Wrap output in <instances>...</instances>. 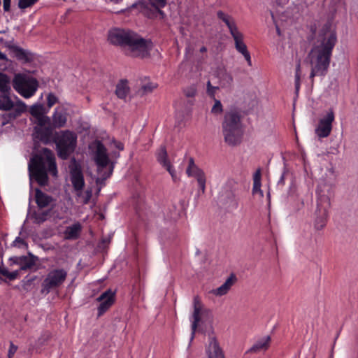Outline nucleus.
I'll return each mask as SVG.
<instances>
[{
	"label": "nucleus",
	"mask_w": 358,
	"mask_h": 358,
	"mask_svg": "<svg viewBox=\"0 0 358 358\" xmlns=\"http://www.w3.org/2000/svg\"><path fill=\"white\" fill-rule=\"evenodd\" d=\"M68 271L64 268H55L48 272L42 282V292L49 293L51 289L59 287L65 282Z\"/></svg>",
	"instance_id": "9"
},
{
	"label": "nucleus",
	"mask_w": 358,
	"mask_h": 358,
	"mask_svg": "<svg viewBox=\"0 0 358 358\" xmlns=\"http://www.w3.org/2000/svg\"><path fill=\"white\" fill-rule=\"evenodd\" d=\"M96 301L100 302L97 308L98 317L103 315L114 303L115 302V292L111 289H108L103 292L97 299Z\"/></svg>",
	"instance_id": "13"
},
{
	"label": "nucleus",
	"mask_w": 358,
	"mask_h": 358,
	"mask_svg": "<svg viewBox=\"0 0 358 358\" xmlns=\"http://www.w3.org/2000/svg\"><path fill=\"white\" fill-rule=\"evenodd\" d=\"M217 16L220 20L224 22V24L228 27L230 34L238 29L235 20L232 16L224 13L222 10H218L217 12Z\"/></svg>",
	"instance_id": "23"
},
{
	"label": "nucleus",
	"mask_w": 358,
	"mask_h": 358,
	"mask_svg": "<svg viewBox=\"0 0 358 358\" xmlns=\"http://www.w3.org/2000/svg\"><path fill=\"white\" fill-rule=\"evenodd\" d=\"M82 231V226L80 222H77L71 226L66 227L64 234L66 240H76L80 236Z\"/></svg>",
	"instance_id": "22"
},
{
	"label": "nucleus",
	"mask_w": 358,
	"mask_h": 358,
	"mask_svg": "<svg viewBox=\"0 0 358 358\" xmlns=\"http://www.w3.org/2000/svg\"><path fill=\"white\" fill-rule=\"evenodd\" d=\"M215 103L211 108V113L215 115H220L223 112V106L220 100L214 99Z\"/></svg>",
	"instance_id": "36"
},
{
	"label": "nucleus",
	"mask_w": 358,
	"mask_h": 358,
	"mask_svg": "<svg viewBox=\"0 0 358 358\" xmlns=\"http://www.w3.org/2000/svg\"><path fill=\"white\" fill-rule=\"evenodd\" d=\"M11 92L0 93V110L10 111L4 117L7 121L15 120L27 110V105L16 95H13L14 100L10 96Z\"/></svg>",
	"instance_id": "7"
},
{
	"label": "nucleus",
	"mask_w": 358,
	"mask_h": 358,
	"mask_svg": "<svg viewBox=\"0 0 358 358\" xmlns=\"http://www.w3.org/2000/svg\"><path fill=\"white\" fill-rule=\"evenodd\" d=\"M186 173L188 176L194 177L196 179L199 188L202 192H204L206 189L205 173L194 164V161L192 157H190L189 159V164L187 168Z\"/></svg>",
	"instance_id": "12"
},
{
	"label": "nucleus",
	"mask_w": 358,
	"mask_h": 358,
	"mask_svg": "<svg viewBox=\"0 0 358 358\" xmlns=\"http://www.w3.org/2000/svg\"><path fill=\"white\" fill-rule=\"evenodd\" d=\"M222 131L224 142L230 146H235L241 143L243 129L241 113L231 109L224 113L222 123Z\"/></svg>",
	"instance_id": "4"
},
{
	"label": "nucleus",
	"mask_w": 358,
	"mask_h": 358,
	"mask_svg": "<svg viewBox=\"0 0 358 358\" xmlns=\"http://www.w3.org/2000/svg\"><path fill=\"white\" fill-rule=\"evenodd\" d=\"M150 3L155 9H162L164 8L167 3L166 0H148Z\"/></svg>",
	"instance_id": "37"
},
{
	"label": "nucleus",
	"mask_w": 358,
	"mask_h": 358,
	"mask_svg": "<svg viewBox=\"0 0 358 358\" xmlns=\"http://www.w3.org/2000/svg\"><path fill=\"white\" fill-rule=\"evenodd\" d=\"M164 167L166 168V169L169 171V173L171 176L172 178L175 180L176 178V171H175L173 167L170 164V162L168 163L167 164L164 165Z\"/></svg>",
	"instance_id": "43"
},
{
	"label": "nucleus",
	"mask_w": 358,
	"mask_h": 358,
	"mask_svg": "<svg viewBox=\"0 0 358 358\" xmlns=\"http://www.w3.org/2000/svg\"><path fill=\"white\" fill-rule=\"evenodd\" d=\"M194 311L191 317L192 325H191V338L190 340L194 339L195 332L198 327L199 323L201 321V311L202 310V303L198 296H195L193 299Z\"/></svg>",
	"instance_id": "15"
},
{
	"label": "nucleus",
	"mask_w": 358,
	"mask_h": 358,
	"mask_svg": "<svg viewBox=\"0 0 358 358\" xmlns=\"http://www.w3.org/2000/svg\"><path fill=\"white\" fill-rule=\"evenodd\" d=\"M271 336H264L259 339H257L252 347L248 350L247 353H259L264 352L266 351L271 344Z\"/></svg>",
	"instance_id": "17"
},
{
	"label": "nucleus",
	"mask_w": 358,
	"mask_h": 358,
	"mask_svg": "<svg viewBox=\"0 0 358 358\" xmlns=\"http://www.w3.org/2000/svg\"><path fill=\"white\" fill-rule=\"evenodd\" d=\"M300 80H301V78H299L298 76H295L294 84H295L296 94H298L299 89H300Z\"/></svg>",
	"instance_id": "48"
},
{
	"label": "nucleus",
	"mask_w": 358,
	"mask_h": 358,
	"mask_svg": "<svg viewBox=\"0 0 358 358\" xmlns=\"http://www.w3.org/2000/svg\"><path fill=\"white\" fill-rule=\"evenodd\" d=\"M8 273H9V271L6 268H1L0 267V274L8 278Z\"/></svg>",
	"instance_id": "54"
},
{
	"label": "nucleus",
	"mask_w": 358,
	"mask_h": 358,
	"mask_svg": "<svg viewBox=\"0 0 358 358\" xmlns=\"http://www.w3.org/2000/svg\"><path fill=\"white\" fill-rule=\"evenodd\" d=\"M7 47L11 55L15 57L18 61L23 63H27L31 61V56L23 48L15 45H8Z\"/></svg>",
	"instance_id": "18"
},
{
	"label": "nucleus",
	"mask_w": 358,
	"mask_h": 358,
	"mask_svg": "<svg viewBox=\"0 0 358 358\" xmlns=\"http://www.w3.org/2000/svg\"><path fill=\"white\" fill-rule=\"evenodd\" d=\"M111 1L115 3H119L120 1H121L122 0H110Z\"/></svg>",
	"instance_id": "63"
},
{
	"label": "nucleus",
	"mask_w": 358,
	"mask_h": 358,
	"mask_svg": "<svg viewBox=\"0 0 358 358\" xmlns=\"http://www.w3.org/2000/svg\"><path fill=\"white\" fill-rule=\"evenodd\" d=\"M336 43L337 36L334 31L324 29L320 31L306 57L310 66L309 78L312 83L315 76L324 77L327 74Z\"/></svg>",
	"instance_id": "1"
},
{
	"label": "nucleus",
	"mask_w": 358,
	"mask_h": 358,
	"mask_svg": "<svg viewBox=\"0 0 358 358\" xmlns=\"http://www.w3.org/2000/svg\"><path fill=\"white\" fill-rule=\"evenodd\" d=\"M20 271L19 269V270L14 271L13 272H9L8 278L10 280H13L16 279L19 275Z\"/></svg>",
	"instance_id": "45"
},
{
	"label": "nucleus",
	"mask_w": 358,
	"mask_h": 358,
	"mask_svg": "<svg viewBox=\"0 0 358 358\" xmlns=\"http://www.w3.org/2000/svg\"><path fill=\"white\" fill-rule=\"evenodd\" d=\"M51 209L43 211L41 213H34V222L37 224H41L44 222L45 220H47L48 217L49 216L50 213Z\"/></svg>",
	"instance_id": "32"
},
{
	"label": "nucleus",
	"mask_w": 358,
	"mask_h": 358,
	"mask_svg": "<svg viewBox=\"0 0 358 358\" xmlns=\"http://www.w3.org/2000/svg\"><path fill=\"white\" fill-rule=\"evenodd\" d=\"M261 171L257 169L253 175V187L252 194H255L259 193L262 197L264 196L263 192L261 189Z\"/></svg>",
	"instance_id": "27"
},
{
	"label": "nucleus",
	"mask_w": 358,
	"mask_h": 358,
	"mask_svg": "<svg viewBox=\"0 0 358 358\" xmlns=\"http://www.w3.org/2000/svg\"><path fill=\"white\" fill-rule=\"evenodd\" d=\"M12 86L21 96L29 99L36 94L39 83L36 78L30 75L17 73L12 80Z\"/></svg>",
	"instance_id": "6"
},
{
	"label": "nucleus",
	"mask_w": 358,
	"mask_h": 358,
	"mask_svg": "<svg viewBox=\"0 0 358 358\" xmlns=\"http://www.w3.org/2000/svg\"><path fill=\"white\" fill-rule=\"evenodd\" d=\"M243 56L244 57V58L247 61L248 64L250 66H252V59H251V56H250V54L249 51H248V52H245L244 54H243Z\"/></svg>",
	"instance_id": "47"
},
{
	"label": "nucleus",
	"mask_w": 358,
	"mask_h": 358,
	"mask_svg": "<svg viewBox=\"0 0 358 358\" xmlns=\"http://www.w3.org/2000/svg\"><path fill=\"white\" fill-rule=\"evenodd\" d=\"M29 113L36 118L45 114V108L42 104L35 103L30 107Z\"/></svg>",
	"instance_id": "30"
},
{
	"label": "nucleus",
	"mask_w": 358,
	"mask_h": 358,
	"mask_svg": "<svg viewBox=\"0 0 358 358\" xmlns=\"http://www.w3.org/2000/svg\"><path fill=\"white\" fill-rule=\"evenodd\" d=\"M157 10H158L159 13L162 15H164V11H162L161 9H156Z\"/></svg>",
	"instance_id": "61"
},
{
	"label": "nucleus",
	"mask_w": 358,
	"mask_h": 358,
	"mask_svg": "<svg viewBox=\"0 0 358 358\" xmlns=\"http://www.w3.org/2000/svg\"><path fill=\"white\" fill-rule=\"evenodd\" d=\"M299 77V78H301V64L299 62L296 66V72H295V76Z\"/></svg>",
	"instance_id": "49"
},
{
	"label": "nucleus",
	"mask_w": 358,
	"mask_h": 358,
	"mask_svg": "<svg viewBox=\"0 0 358 358\" xmlns=\"http://www.w3.org/2000/svg\"><path fill=\"white\" fill-rule=\"evenodd\" d=\"M207 89H217L216 87H213L210 81L207 83Z\"/></svg>",
	"instance_id": "58"
},
{
	"label": "nucleus",
	"mask_w": 358,
	"mask_h": 358,
	"mask_svg": "<svg viewBox=\"0 0 358 358\" xmlns=\"http://www.w3.org/2000/svg\"><path fill=\"white\" fill-rule=\"evenodd\" d=\"M21 259H22V256H20V257H10L9 259V261L12 262L13 264L17 265V262H20V260H21Z\"/></svg>",
	"instance_id": "50"
},
{
	"label": "nucleus",
	"mask_w": 358,
	"mask_h": 358,
	"mask_svg": "<svg viewBox=\"0 0 358 358\" xmlns=\"http://www.w3.org/2000/svg\"><path fill=\"white\" fill-rule=\"evenodd\" d=\"M155 87L156 86L152 83H148L141 87L140 92L142 94V95H144L152 92Z\"/></svg>",
	"instance_id": "39"
},
{
	"label": "nucleus",
	"mask_w": 358,
	"mask_h": 358,
	"mask_svg": "<svg viewBox=\"0 0 358 358\" xmlns=\"http://www.w3.org/2000/svg\"><path fill=\"white\" fill-rule=\"evenodd\" d=\"M334 113L329 110L327 115L320 120L315 133L320 138L327 137L332 129V122L334 120Z\"/></svg>",
	"instance_id": "11"
},
{
	"label": "nucleus",
	"mask_w": 358,
	"mask_h": 358,
	"mask_svg": "<svg viewBox=\"0 0 358 358\" xmlns=\"http://www.w3.org/2000/svg\"><path fill=\"white\" fill-rule=\"evenodd\" d=\"M0 59L3 60V61L8 60L6 55L4 53L1 52V51H0Z\"/></svg>",
	"instance_id": "56"
},
{
	"label": "nucleus",
	"mask_w": 358,
	"mask_h": 358,
	"mask_svg": "<svg viewBox=\"0 0 358 358\" xmlns=\"http://www.w3.org/2000/svg\"><path fill=\"white\" fill-rule=\"evenodd\" d=\"M36 260V257L29 254V256H22L20 262H17V265L20 266V271L33 270Z\"/></svg>",
	"instance_id": "24"
},
{
	"label": "nucleus",
	"mask_w": 358,
	"mask_h": 358,
	"mask_svg": "<svg viewBox=\"0 0 358 358\" xmlns=\"http://www.w3.org/2000/svg\"><path fill=\"white\" fill-rule=\"evenodd\" d=\"M12 245L14 247L22 248V246H27V245L22 238L18 236L13 241Z\"/></svg>",
	"instance_id": "41"
},
{
	"label": "nucleus",
	"mask_w": 358,
	"mask_h": 358,
	"mask_svg": "<svg viewBox=\"0 0 358 358\" xmlns=\"http://www.w3.org/2000/svg\"><path fill=\"white\" fill-rule=\"evenodd\" d=\"M276 31H277L278 34L279 36H280V28L278 26H276Z\"/></svg>",
	"instance_id": "62"
},
{
	"label": "nucleus",
	"mask_w": 358,
	"mask_h": 358,
	"mask_svg": "<svg viewBox=\"0 0 358 358\" xmlns=\"http://www.w3.org/2000/svg\"><path fill=\"white\" fill-rule=\"evenodd\" d=\"M207 358H225L223 350L215 336H209L208 344L206 347Z\"/></svg>",
	"instance_id": "14"
},
{
	"label": "nucleus",
	"mask_w": 358,
	"mask_h": 358,
	"mask_svg": "<svg viewBox=\"0 0 358 358\" xmlns=\"http://www.w3.org/2000/svg\"><path fill=\"white\" fill-rule=\"evenodd\" d=\"M71 181L74 189L80 192L85 185L84 176L80 166L75 165L70 171Z\"/></svg>",
	"instance_id": "16"
},
{
	"label": "nucleus",
	"mask_w": 358,
	"mask_h": 358,
	"mask_svg": "<svg viewBox=\"0 0 358 358\" xmlns=\"http://www.w3.org/2000/svg\"><path fill=\"white\" fill-rule=\"evenodd\" d=\"M91 197H92V191L91 190H87L85 192V198H84L83 203L84 204L88 203V202L90 201Z\"/></svg>",
	"instance_id": "46"
},
{
	"label": "nucleus",
	"mask_w": 358,
	"mask_h": 358,
	"mask_svg": "<svg viewBox=\"0 0 358 358\" xmlns=\"http://www.w3.org/2000/svg\"><path fill=\"white\" fill-rule=\"evenodd\" d=\"M58 101L57 97L52 93H50L47 97L48 106L51 108L53 105H55Z\"/></svg>",
	"instance_id": "40"
},
{
	"label": "nucleus",
	"mask_w": 358,
	"mask_h": 358,
	"mask_svg": "<svg viewBox=\"0 0 358 358\" xmlns=\"http://www.w3.org/2000/svg\"><path fill=\"white\" fill-rule=\"evenodd\" d=\"M197 90L194 85H192L183 89V93L187 98L194 97L196 94Z\"/></svg>",
	"instance_id": "34"
},
{
	"label": "nucleus",
	"mask_w": 358,
	"mask_h": 358,
	"mask_svg": "<svg viewBox=\"0 0 358 358\" xmlns=\"http://www.w3.org/2000/svg\"><path fill=\"white\" fill-rule=\"evenodd\" d=\"M200 52H206L207 51V48L205 46H202L200 50Z\"/></svg>",
	"instance_id": "59"
},
{
	"label": "nucleus",
	"mask_w": 358,
	"mask_h": 358,
	"mask_svg": "<svg viewBox=\"0 0 358 358\" xmlns=\"http://www.w3.org/2000/svg\"><path fill=\"white\" fill-rule=\"evenodd\" d=\"M129 92V87L128 86L127 80H121L116 85L115 94L121 99H124L127 97Z\"/></svg>",
	"instance_id": "26"
},
{
	"label": "nucleus",
	"mask_w": 358,
	"mask_h": 358,
	"mask_svg": "<svg viewBox=\"0 0 358 358\" xmlns=\"http://www.w3.org/2000/svg\"><path fill=\"white\" fill-rule=\"evenodd\" d=\"M10 3L11 0H3V8L5 12L10 10Z\"/></svg>",
	"instance_id": "44"
},
{
	"label": "nucleus",
	"mask_w": 358,
	"mask_h": 358,
	"mask_svg": "<svg viewBox=\"0 0 358 358\" xmlns=\"http://www.w3.org/2000/svg\"><path fill=\"white\" fill-rule=\"evenodd\" d=\"M36 119L37 120L38 125H40L41 127H46V125L49 126L50 124V117L44 115V114L42 115L41 116H38V117H36Z\"/></svg>",
	"instance_id": "38"
},
{
	"label": "nucleus",
	"mask_w": 358,
	"mask_h": 358,
	"mask_svg": "<svg viewBox=\"0 0 358 358\" xmlns=\"http://www.w3.org/2000/svg\"><path fill=\"white\" fill-rule=\"evenodd\" d=\"M38 0H19L18 1V8L20 9L24 10L27 8L31 7L34 6Z\"/></svg>",
	"instance_id": "35"
},
{
	"label": "nucleus",
	"mask_w": 358,
	"mask_h": 358,
	"mask_svg": "<svg viewBox=\"0 0 358 358\" xmlns=\"http://www.w3.org/2000/svg\"><path fill=\"white\" fill-rule=\"evenodd\" d=\"M94 159L99 176L96 179V182L99 185L104 184L105 180L112 175L116 162L109 158L106 148L101 142H98L96 145Z\"/></svg>",
	"instance_id": "5"
},
{
	"label": "nucleus",
	"mask_w": 358,
	"mask_h": 358,
	"mask_svg": "<svg viewBox=\"0 0 358 358\" xmlns=\"http://www.w3.org/2000/svg\"><path fill=\"white\" fill-rule=\"evenodd\" d=\"M17 347L13 344V342L10 343V347L8 352V358H13V355L16 352Z\"/></svg>",
	"instance_id": "42"
},
{
	"label": "nucleus",
	"mask_w": 358,
	"mask_h": 358,
	"mask_svg": "<svg viewBox=\"0 0 358 358\" xmlns=\"http://www.w3.org/2000/svg\"><path fill=\"white\" fill-rule=\"evenodd\" d=\"M220 83L222 87H229L233 83V77L231 73L224 72L220 76Z\"/></svg>",
	"instance_id": "33"
},
{
	"label": "nucleus",
	"mask_w": 358,
	"mask_h": 358,
	"mask_svg": "<svg viewBox=\"0 0 358 358\" xmlns=\"http://www.w3.org/2000/svg\"><path fill=\"white\" fill-rule=\"evenodd\" d=\"M289 0H275V2L278 6H282L287 4L289 2Z\"/></svg>",
	"instance_id": "53"
},
{
	"label": "nucleus",
	"mask_w": 358,
	"mask_h": 358,
	"mask_svg": "<svg viewBox=\"0 0 358 358\" xmlns=\"http://www.w3.org/2000/svg\"><path fill=\"white\" fill-rule=\"evenodd\" d=\"M111 157H115V159H117L120 157V153L117 152H113L111 153Z\"/></svg>",
	"instance_id": "57"
},
{
	"label": "nucleus",
	"mask_w": 358,
	"mask_h": 358,
	"mask_svg": "<svg viewBox=\"0 0 358 358\" xmlns=\"http://www.w3.org/2000/svg\"><path fill=\"white\" fill-rule=\"evenodd\" d=\"M77 136L75 133L66 130L61 132L55 140L57 155L62 159H67L75 150Z\"/></svg>",
	"instance_id": "8"
},
{
	"label": "nucleus",
	"mask_w": 358,
	"mask_h": 358,
	"mask_svg": "<svg viewBox=\"0 0 358 358\" xmlns=\"http://www.w3.org/2000/svg\"><path fill=\"white\" fill-rule=\"evenodd\" d=\"M216 89H207V92L208 95L212 97L213 99H215V93Z\"/></svg>",
	"instance_id": "51"
},
{
	"label": "nucleus",
	"mask_w": 358,
	"mask_h": 358,
	"mask_svg": "<svg viewBox=\"0 0 358 358\" xmlns=\"http://www.w3.org/2000/svg\"><path fill=\"white\" fill-rule=\"evenodd\" d=\"M10 83V77L0 72V93L11 92Z\"/></svg>",
	"instance_id": "28"
},
{
	"label": "nucleus",
	"mask_w": 358,
	"mask_h": 358,
	"mask_svg": "<svg viewBox=\"0 0 358 358\" xmlns=\"http://www.w3.org/2000/svg\"><path fill=\"white\" fill-rule=\"evenodd\" d=\"M329 207L330 200L327 196H321L317 199L315 220V227L317 230H322L326 226Z\"/></svg>",
	"instance_id": "10"
},
{
	"label": "nucleus",
	"mask_w": 358,
	"mask_h": 358,
	"mask_svg": "<svg viewBox=\"0 0 358 358\" xmlns=\"http://www.w3.org/2000/svg\"><path fill=\"white\" fill-rule=\"evenodd\" d=\"M236 280V276L234 274H231L221 286L213 289L210 292L214 295L219 296L225 295L229 291Z\"/></svg>",
	"instance_id": "20"
},
{
	"label": "nucleus",
	"mask_w": 358,
	"mask_h": 358,
	"mask_svg": "<svg viewBox=\"0 0 358 358\" xmlns=\"http://www.w3.org/2000/svg\"><path fill=\"white\" fill-rule=\"evenodd\" d=\"M35 280V278L31 279H28L26 282L27 284L30 285L34 280Z\"/></svg>",
	"instance_id": "60"
},
{
	"label": "nucleus",
	"mask_w": 358,
	"mask_h": 358,
	"mask_svg": "<svg viewBox=\"0 0 358 358\" xmlns=\"http://www.w3.org/2000/svg\"><path fill=\"white\" fill-rule=\"evenodd\" d=\"M115 145L119 150H124V145L120 142H115Z\"/></svg>",
	"instance_id": "55"
},
{
	"label": "nucleus",
	"mask_w": 358,
	"mask_h": 358,
	"mask_svg": "<svg viewBox=\"0 0 358 358\" xmlns=\"http://www.w3.org/2000/svg\"><path fill=\"white\" fill-rule=\"evenodd\" d=\"M270 196H271V195H270V192H268V194H267V197H268V199H270Z\"/></svg>",
	"instance_id": "64"
},
{
	"label": "nucleus",
	"mask_w": 358,
	"mask_h": 358,
	"mask_svg": "<svg viewBox=\"0 0 358 358\" xmlns=\"http://www.w3.org/2000/svg\"><path fill=\"white\" fill-rule=\"evenodd\" d=\"M157 159L158 162L162 164L163 166L168 163H169L168 160L167 152L165 146H161L159 152L157 153Z\"/></svg>",
	"instance_id": "31"
},
{
	"label": "nucleus",
	"mask_w": 358,
	"mask_h": 358,
	"mask_svg": "<svg viewBox=\"0 0 358 358\" xmlns=\"http://www.w3.org/2000/svg\"><path fill=\"white\" fill-rule=\"evenodd\" d=\"M35 200L39 208L48 207L54 201L51 196L48 195L39 189H36Z\"/></svg>",
	"instance_id": "21"
},
{
	"label": "nucleus",
	"mask_w": 358,
	"mask_h": 358,
	"mask_svg": "<svg viewBox=\"0 0 358 358\" xmlns=\"http://www.w3.org/2000/svg\"><path fill=\"white\" fill-rule=\"evenodd\" d=\"M285 184V172L282 173L280 179L278 181V185H284Z\"/></svg>",
	"instance_id": "52"
},
{
	"label": "nucleus",
	"mask_w": 358,
	"mask_h": 358,
	"mask_svg": "<svg viewBox=\"0 0 358 358\" xmlns=\"http://www.w3.org/2000/svg\"><path fill=\"white\" fill-rule=\"evenodd\" d=\"M66 114L62 110L56 109L52 115V125L55 128H60L65 125L66 122Z\"/></svg>",
	"instance_id": "25"
},
{
	"label": "nucleus",
	"mask_w": 358,
	"mask_h": 358,
	"mask_svg": "<svg viewBox=\"0 0 358 358\" xmlns=\"http://www.w3.org/2000/svg\"><path fill=\"white\" fill-rule=\"evenodd\" d=\"M230 34L234 41L235 48L239 53L243 55L248 51L247 45L243 41L244 36L238 29Z\"/></svg>",
	"instance_id": "19"
},
{
	"label": "nucleus",
	"mask_w": 358,
	"mask_h": 358,
	"mask_svg": "<svg viewBox=\"0 0 358 358\" xmlns=\"http://www.w3.org/2000/svg\"><path fill=\"white\" fill-rule=\"evenodd\" d=\"M37 134L41 141L48 142L52 135V128L50 125L42 127L37 130Z\"/></svg>",
	"instance_id": "29"
},
{
	"label": "nucleus",
	"mask_w": 358,
	"mask_h": 358,
	"mask_svg": "<svg viewBox=\"0 0 358 358\" xmlns=\"http://www.w3.org/2000/svg\"><path fill=\"white\" fill-rule=\"evenodd\" d=\"M29 170L38 185L44 186L48 183L47 171L53 176H57V168L55 157L52 150L48 148L42 150L41 155L33 157L29 164Z\"/></svg>",
	"instance_id": "3"
},
{
	"label": "nucleus",
	"mask_w": 358,
	"mask_h": 358,
	"mask_svg": "<svg viewBox=\"0 0 358 358\" xmlns=\"http://www.w3.org/2000/svg\"><path fill=\"white\" fill-rule=\"evenodd\" d=\"M108 41L114 45L126 50L132 57L141 59L150 57L152 43L129 29L113 28L108 31Z\"/></svg>",
	"instance_id": "2"
}]
</instances>
